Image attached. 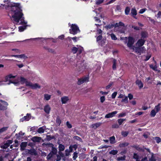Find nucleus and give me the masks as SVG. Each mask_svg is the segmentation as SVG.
I'll list each match as a JSON object with an SVG mask.
<instances>
[{"label": "nucleus", "mask_w": 161, "mask_h": 161, "mask_svg": "<svg viewBox=\"0 0 161 161\" xmlns=\"http://www.w3.org/2000/svg\"><path fill=\"white\" fill-rule=\"evenodd\" d=\"M27 145V142H22L21 143L20 147V149L21 150H24L25 149V148L26 147Z\"/></svg>", "instance_id": "nucleus-18"}, {"label": "nucleus", "mask_w": 161, "mask_h": 161, "mask_svg": "<svg viewBox=\"0 0 161 161\" xmlns=\"http://www.w3.org/2000/svg\"><path fill=\"white\" fill-rule=\"evenodd\" d=\"M8 127H3L0 129V134L6 130L8 129Z\"/></svg>", "instance_id": "nucleus-44"}, {"label": "nucleus", "mask_w": 161, "mask_h": 161, "mask_svg": "<svg viewBox=\"0 0 161 161\" xmlns=\"http://www.w3.org/2000/svg\"><path fill=\"white\" fill-rule=\"evenodd\" d=\"M129 133V132L126 131H122L121 132V134L124 137L126 136Z\"/></svg>", "instance_id": "nucleus-39"}, {"label": "nucleus", "mask_w": 161, "mask_h": 161, "mask_svg": "<svg viewBox=\"0 0 161 161\" xmlns=\"http://www.w3.org/2000/svg\"><path fill=\"white\" fill-rule=\"evenodd\" d=\"M156 113L157 112H156L155 109H153L150 113V115L152 117H153L156 115Z\"/></svg>", "instance_id": "nucleus-36"}, {"label": "nucleus", "mask_w": 161, "mask_h": 161, "mask_svg": "<svg viewBox=\"0 0 161 161\" xmlns=\"http://www.w3.org/2000/svg\"><path fill=\"white\" fill-rule=\"evenodd\" d=\"M42 145H44V146H46L47 147H51V148L52 147H53L54 146V145L53 144L51 143H44L42 144Z\"/></svg>", "instance_id": "nucleus-29"}, {"label": "nucleus", "mask_w": 161, "mask_h": 161, "mask_svg": "<svg viewBox=\"0 0 161 161\" xmlns=\"http://www.w3.org/2000/svg\"><path fill=\"white\" fill-rule=\"evenodd\" d=\"M147 10V9L145 8L141 9L140 10L139 13L140 14H143Z\"/></svg>", "instance_id": "nucleus-58"}, {"label": "nucleus", "mask_w": 161, "mask_h": 161, "mask_svg": "<svg viewBox=\"0 0 161 161\" xmlns=\"http://www.w3.org/2000/svg\"><path fill=\"white\" fill-rule=\"evenodd\" d=\"M56 122L59 125H60L61 123V120L59 118H57L56 119Z\"/></svg>", "instance_id": "nucleus-64"}, {"label": "nucleus", "mask_w": 161, "mask_h": 161, "mask_svg": "<svg viewBox=\"0 0 161 161\" xmlns=\"http://www.w3.org/2000/svg\"><path fill=\"white\" fill-rule=\"evenodd\" d=\"M101 125V123H96L95 124L92 125L91 126L92 128H94V129H95L99 127Z\"/></svg>", "instance_id": "nucleus-24"}, {"label": "nucleus", "mask_w": 161, "mask_h": 161, "mask_svg": "<svg viewBox=\"0 0 161 161\" xmlns=\"http://www.w3.org/2000/svg\"><path fill=\"white\" fill-rule=\"evenodd\" d=\"M46 129V127L43 126L42 127L38 128L37 130V132L39 133H42L44 132Z\"/></svg>", "instance_id": "nucleus-20"}, {"label": "nucleus", "mask_w": 161, "mask_h": 161, "mask_svg": "<svg viewBox=\"0 0 161 161\" xmlns=\"http://www.w3.org/2000/svg\"><path fill=\"white\" fill-rule=\"evenodd\" d=\"M77 47H73L71 48V52L74 54L77 53V55H79L81 54L83 50V47L81 46L78 47V45L77 46Z\"/></svg>", "instance_id": "nucleus-5"}, {"label": "nucleus", "mask_w": 161, "mask_h": 161, "mask_svg": "<svg viewBox=\"0 0 161 161\" xmlns=\"http://www.w3.org/2000/svg\"><path fill=\"white\" fill-rule=\"evenodd\" d=\"M50 98L51 95L47 94H45L44 95V98L47 100H49L50 99Z\"/></svg>", "instance_id": "nucleus-43"}, {"label": "nucleus", "mask_w": 161, "mask_h": 161, "mask_svg": "<svg viewBox=\"0 0 161 161\" xmlns=\"http://www.w3.org/2000/svg\"><path fill=\"white\" fill-rule=\"evenodd\" d=\"M136 83L138 85L140 89L143 87V85L140 80H137L136 81Z\"/></svg>", "instance_id": "nucleus-16"}, {"label": "nucleus", "mask_w": 161, "mask_h": 161, "mask_svg": "<svg viewBox=\"0 0 161 161\" xmlns=\"http://www.w3.org/2000/svg\"><path fill=\"white\" fill-rule=\"evenodd\" d=\"M142 37L144 38L146 37L147 36V34L146 32H142L141 34Z\"/></svg>", "instance_id": "nucleus-46"}, {"label": "nucleus", "mask_w": 161, "mask_h": 161, "mask_svg": "<svg viewBox=\"0 0 161 161\" xmlns=\"http://www.w3.org/2000/svg\"><path fill=\"white\" fill-rule=\"evenodd\" d=\"M131 14L133 15H136L137 14V12L135 8H133L131 10Z\"/></svg>", "instance_id": "nucleus-40"}, {"label": "nucleus", "mask_w": 161, "mask_h": 161, "mask_svg": "<svg viewBox=\"0 0 161 161\" xmlns=\"http://www.w3.org/2000/svg\"><path fill=\"white\" fill-rule=\"evenodd\" d=\"M88 79L89 78L86 77L82 78L78 80L77 84L78 85H81L86 81H88Z\"/></svg>", "instance_id": "nucleus-10"}, {"label": "nucleus", "mask_w": 161, "mask_h": 161, "mask_svg": "<svg viewBox=\"0 0 161 161\" xmlns=\"http://www.w3.org/2000/svg\"><path fill=\"white\" fill-rule=\"evenodd\" d=\"M160 104L159 103L157 106H155L154 108L155 110L156 111V112H158L160 110Z\"/></svg>", "instance_id": "nucleus-30"}, {"label": "nucleus", "mask_w": 161, "mask_h": 161, "mask_svg": "<svg viewBox=\"0 0 161 161\" xmlns=\"http://www.w3.org/2000/svg\"><path fill=\"white\" fill-rule=\"evenodd\" d=\"M65 154L66 156H68L69 155L70 152L68 149H67L65 150Z\"/></svg>", "instance_id": "nucleus-55"}, {"label": "nucleus", "mask_w": 161, "mask_h": 161, "mask_svg": "<svg viewBox=\"0 0 161 161\" xmlns=\"http://www.w3.org/2000/svg\"><path fill=\"white\" fill-rule=\"evenodd\" d=\"M147 20H149L152 23H154L155 22L154 20L151 19L150 17H147Z\"/></svg>", "instance_id": "nucleus-54"}, {"label": "nucleus", "mask_w": 161, "mask_h": 161, "mask_svg": "<svg viewBox=\"0 0 161 161\" xmlns=\"http://www.w3.org/2000/svg\"><path fill=\"white\" fill-rule=\"evenodd\" d=\"M52 150L51 151V153H52L54 155H55L57 154V149L55 147H54V146L53 147H52L51 148Z\"/></svg>", "instance_id": "nucleus-26"}, {"label": "nucleus", "mask_w": 161, "mask_h": 161, "mask_svg": "<svg viewBox=\"0 0 161 161\" xmlns=\"http://www.w3.org/2000/svg\"><path fill=\"white\" fill-rule=\"evenodd\" d=\"M20 80L22 84L25 83L26 86H28L29 85H27L28 83H30V81H28L26 79L23 77L20 78Z\"/></svg>", "instance_id": "nucleus-17"}, {"label": "nucleus", "mask_w": 161, "mask_h": 161, "mask_svg": "<svg viewBox=\"0 0 161 161\" xmlns=\"http://www.w3.org/2000/svg\"><path fill=\"white\" fill-rule=\"evenodd\" d=\"M66 125L69 128H71L72 127V125L70 124L68 121L66 122Z\"/></svg>", "instance_id": "nucleus-59"}, {"label": "nucleus", "mask_w": 161, "mask_h": 161, "mask_svg": "<svg viewBox=\"0 0 161 161\" xmlns=\"http://www.w3.org/2000/svg\"><path fill=\"white\" fill-rule=\"evenodd\" d=\"M7 108L6 107L0 104V109L2 110H4L6 109Z\"/></svg>", "instance_id": "nucleus-53"}, {"label": "nucleus", "mask_w": 161, "mask_h": 161, "mask_svg": "<svg viewBox=\"0 0 161 161\" xmlns=\"http://www.w3.org/2000/svg\"><path fill=\"white\" fill-rule=\"evenodd\" d=\"M154 139L156 141V142L157 143H158L161 142V139L159 137H155L154 138Z\"/></svg>", "instance_id": "nucleus-37"}, {"label": "nucleus", "mask_w": 161, "mask_h": 161, "mask_svg": "<svg viewBox=\"0 0 161 161\" xmlns=\"http://www.w3.org/2000/svg\"><path fill=\"white\" fill-rule=\"evenodd\" d=\"M29 153L31 155L36 156L37 155V153L34 149H31L29 151Z\"/></svg>", "instance_id": "nucleus-22"}, {"label": "nucleus", "mask_w": 161, "mask_h": 161, "mask_svg": "<svg viewBox=\"0 0 161 161\" xmlns=\"http://www.w3.org/2000/svg\"><path fill=\"white\" fill-rule=\"evenodd\" d=\"M126 120L125 119H120L118 120V121L119 123V125H121L123 122Z\"/></svg>", "instance_id": "nucleus-34"}, {"label": "nucleus", "mask_w": 161, "mask_h": 161, "mask_svg": "<svg viewBox=\"0 0 161 161\" xmlns=\"http://www.w3.org/2000/svg\"><path fill=\"white\" fill-rule=\"evenodd\" d=\"M118 152L117 150H112L111 151L109 152V153L110 154L115 155Z\"/></svg>", "instance_id": "nucleus-35"}, {"label": "nucleus", "mask_w": 161, "mask_h": 161, "mask_svg": "<svg viewBox=\"0 0 161 161\" xmlns=\"http://www.w3.org/2000/svg\"><path fill=\"white\" fill-rule=\"evenodd\" d=\"M103 1V0H96V4L99 5L102 3Z\"/></svg>", "instance_id": "nucleus-48"}, {"label": "nucleus", "mask_w": 161, "mask_h": 161, "mask_svg": "<svg viewBox=\"0 0 161 161\" xmlns=\"http://www.w3.org/2000/svg\"><path fill=\"white\" fill-rule=\"evenodd\" d=\"M114 26L115 27H118L119 26L124 27L125 25L123 22L120 21L118 23H116L114 24Z\"/></svg>", "instance_id": "nucleus-21"}, {"label": "nucleus", "mask_w": 161, "mask_h": 161, "mask_svg": "<svg viewBox=\"0 0 161 161\" xmlns=\"http://www.w3.org/2000/svg\"><path fill=\"white\" fill-rule=\"evenodd\" d=\"M15 77V76H13L11 75H9L8 76H6L5 78V81H8V82L7 83V84L8 85L10 84L11 83H13L15 85H16L18 83L17 82H15L14 81H12L10 79L11 78H14Z\"/></svg>", "instance_id": "nucleus-6"}, {"label": "nucleus", "mask_w": 161, "mask_h": 161, "mask_svg": "<svg viewBox=\"0 0 161 161\" xmlns=\"http://www.w3.org/2000/svg\"><path fill=\"white\" fill-rule=\"evenodd\" d=\"M11 57H15L20 58H23L25 59L28 58V57L25 54H22L21 55H12L10 56Z\"/></svg>", "instance_id": "nucleus-11"}, {"label": "nucleus", "mask_w": 161, "mask_h": 161, "mask_svg": "<svg viewBox=\"0 0 161 161\" xmlns=\"http://www.w3.org/2000/svg\"><path fill=\"white\" fill-rule=\"evenodd\" d=\"M12 51L15 52L16 53H20L21 51L17 49H13Z\"/></svg>", "instance_id": "nucleus-52"}, {"label": "nucleus", "mask_w": 161, "mask_h": 161, "mask_svg": "<svg viewBox=\"0 0 161 161\" xmlns=\"http://www.w3.org/2000/svg\"><path fill=\"white\" fill-rule=\"evenodd\" d=\"M54 138V136H51L50 135H47V139L48 140L50 141Z\"/></svg>", "instance_id": "nucleus-47"}, {"label": "nucleus", "mask_w": 161, "mask_h": 161, "mask_svg": "<svg viewBox=\"0 0 161 161\" xmlns=\"http://www.w3.org/2000/svg\"><path fill=\"white\" fill-rule=\"evenodd\" d=\"M9 146V145L8 144V143L6 142L5 143L4 145H1V147L3 149H6Z\"/></svg>", "instance_id": "nucleus-32"}, {"label": "nucleus", "mask_w": 161, "mask_h": 161, "mask_svg": "<svg viewBox=\"0 0 161 161\" xmlns=\"http://www.w3.org/2000/svg\"><path fill=\"white\" fill-rule=\"evenodd\" d=\"M69 25L70 27L69 31L70 34L74 35L80 32L79 28L76 24H69Z\"/></svg>", "instance_id": "nucleus-4"}, {"label": "nucleus", "mask_w": 161, "mask_h": 161, "mask_svg": "<svg viewBox=\"0 0 161 161\" xmlns=\"http://www.w3.org/2000/svg\"><path fill=\"white\" fill-rule=\"evenodd\" d=\"M59 150L60 152L63 151L65 149L64 146L61 144H59L58 146Z\"/></svg>", "instance_id": "nucleus-27"}, {"label": "nucleus", "mask_w": 161, "mask_h": 161, "mask_svg": "<svg viewBox=\"0 0 161 161\" xmlns=\"http://www.w3.org/2000/svg\"><path fill=\"white\" fill-rule=\"evenodd\" d=\"M78 153L76 152H75L74 153L73 157L74 160H75L76 159V158L78 157Z\"/></svg>", "instance_id": "nucleus-45"}, {"label": "nucleus", "mask_w": 161, "mask_h": 161, "mask_svg": "<svg viewBox=\"0 0 161 161\" xmlns=\"http://www.w3.org/2000/svg\"><path fill=\"white\" fill-rule=\"evenodd\" d=\"M41 137L38 136H34L33 137L31 140L34 142H39L42 140Z\"/></svg>", "instance_id": "nucleus-14"}, {"label": "nucleus", "mask_w": 161, "mask_h": 161, "mask_svg": "<svg viewBox=\"0 0 161 161\" xmlns=\"http://www.w3.org/2000/svg\"><path fill=\"white\" fill-rule=\"evenodd\" d=\"M4 4H2L3 6L10 7L12 14V19L14 20L18 24L26 23L23 19L22 16V6L19 3L10 2L9 0H4Z\"/></svg>", "instance_id": "nucleus-1"}, {"label": "nucleus", "mask_w": 161, "mask_h": 161, "mask_svg": "<svg viewBox=\"0 0 161 161\" xmlns=\"http://www.w3.org/2000/svg\"><path fill=\"white\" fill-rule=\"evenodd\" d=\"M133 158L136 160L139 159V156L136 153L134 154Z\"/></svg>", "instance_id": "nucleus-56"}, {"label": "nucleus", "mask_w": 161, "mask_h": 161, "mask_svg": "<svg viewBox=\"0 0 161 161\" xmlns=\"http://www.w3.org/2000/svg\"><path fill=\"white\" fill-rule=\"evenodd\" d=\"M67 39H68L69 40H71V39H72L73 40H76V39H79V37H72V38H71V37H68V38Z\"/></svg>", "instance_id": "nucleus-51"}, {"label": "nucleus", "mask_w": 161, "mask_h": 161, "mask_svg": "<svg viewBox=\"0 0 161 161\" xmlns=\"http://www.w3.org/2000/svg\"><path fill=\"white\" fill-rule=\"evenodd\" d=\"M50 109V107L48 105H46L44 108V111L47 114H49Z\"/></svg>", "instance_id": "nucleus-19"}, {"label": "nucleus", "mask_w": 161, "mask_h": 161, "mask_svg": "<svg viewBox=\"0 0 161 161\" xmlns=\"http://www.w3.org/2000/svg\"><path fill=\"white\" fill-rule=\"evenodd\" d=\"M150 67L154 70L157 71V67L156 66H153V65H150Z\"/></svg>", "instance_id": "nucleus-60"}, {"label": "nucleus", "mask_w": 161, "mask_h": 161, "mask_svg": "<svg viewBox=\"0 0 161 161\" xmlns=\"http://www.w3.org/2000/svg\"><path fill=\"white\" fill-rule=\"evenodd\" d=\"M73 68L77 67L76 71L77 72L81 73L84 72L87 68V64L84 62V61L81 60L77 61L76 63H75L72 65Z\"/></svg>", "instance_id": "nucleus-3"}, {"label": "nucleus", "mask_w": 161, "mask_h": 161, "mask_svg": "<svg viewBox=\"0 0 161 161\" xmlns=\"http://www.w3.org/2000/svg\"><path fill=\"white\" fill-rule=\"evenodd\" d=\"M31 116L30 114H27L26 116H25L22 118L20 119V120L21 122L23 121L24 120L28 121L31 118Z\"/></svg>", "instance_id": "nucleus-13"}, {"label": "nucleus", "mask_w": 161, "mask_h": 161, "mask_svg": "<svg viewBox=\"0 0 161 161\" xmlns=\"http://www.w3.org/2000/svg\"><path fill=\"white\" fill-rule=\"evenodd\" d=\"M129 143L127 142H124L122 143H121L119 145V147H125L128 146Z\"/></svg>", "instance_id": "nucleus-25"}, {"label": "nucleus", "mask_w": 161, "mask_h": 161, "mask_svg": "<svg viewBox=\"0 0 161 161\" xmlns=\"http://www.w3.org/2000/svg\"><path fill=\"white\" fill-rule=\"evenodd\" d=\"M27 85H29V86H30L31 89H36L37 88L40 89L41 88V86L39 85L38 83L33 84L31 82L30 83H28Z\"/></svg>", "instance_id": "nucleus-8"}, {"label": "nucleus", "mask_w": 161, "mask_h": 161, "mask_svg": "<svg viewBox=\"0 0 161 161\" xmlns=\"http://www.w3.org/2000/svg\"><path fill=\"white\" fill-rule=\"evenodd\" d=\"M125 158H126V156H124L123 157H118L117 158V160L118 161H120V160L124 161V160H125Z\"/></svg>", "instance_id": "nucleus-41"}, {"label": "nucleus", "mask_w": 161, "mask_h": 161, "mask_svg": "<svg viewBox=\"0 0 161 161\" xmlns=\"http://www.w3.org/2000/svg\"><path fill=\"white\" fill-rule=\"evenodd\" d=\"M131 147L133 148H134L136 149L137 150L139 151H144V150L140 147H139V145H133L131 146Z\"/></svg>", "instance_id": "nucleus-23"}, {"label": "nucleus", "mask_w": 161, "mask_h": 161, "mask_svg": "<svg viewBox=\"0 0 161 161\" xmlns=\"http://www.w3.org/2000/svg\"><path fill=\"white\" fill-rule=\"evenodd\" d=\"M117 94V92H114L112 95V98L114 99L115 97Z\"/></svg>", "instance_id": "nucleus-62"}, {"label": "nucleus", "mask_w": 161, "mask_h": 161, "mask_svg": "<svg viewBox=\"0 0 161 161\" xmlns=\"http://www.w3.org/2000/svg\"><path fill=\"white\" fill-rule=\"evenodd\" d=\"M112 127L114 128H117L119 127V126L117 124H114L112 125Z\"/></svg>", "instance_id": "nucleus-63"}, {"label": "nucleus", "mask_w": 161, "mask_h": 161, "mask_svg": "<svg viewBox=\"0 0 161 161\" xmlns=\"http://www.w3.org/2000/svg\"><path fill=\"white\" fill-rule=\"evenodd\" d=\"M110 36L111 38L113 40H116L117 39V38L113 34H110Z\"/></svg>", "instance_id": "nucleus-49"}, {"label": "nucleus", "mask_w": 161, "mask_h": 161, "mask_svg": "<svg viewBox=\"0 0 161 161\" xmlns=\"http://www.w3.org/2000/svg\"><path fill=\"white\" fill-rule=\"evenodd\" d=\"M58 39L59 40H64V35H62L58 36Z\"/></svg>", "instance_id": "nucleus-61"}, {"label": "nucleus", "mask_w": 161, "mask_h": 161, "mask_svg": "<svg viewBox=\"0 0 161 161\" xmlns=\"http://www.w3.org/2000/svg\"><path fill=\"white\" fill-rule=\"evenodd\" d=\"M113 65L112 66V68L114 70H115L116 69V60L115 59H114L113 60Z\"/></svg>", "instance_id": "nucleus-31"}, {"label": "nucleus", "mask_w": 161, "mask_h": 161, "mask_svg": "<svg viewBox=\"0 0 161 161\" xmlns=\"http://www.w3.org/2000/svg\"><path fill=\"white\" fill-rule=\"evenodd\" d=\"M53 154L52 153L50 152L49 154L47 155V160H49L51 159V158L53 157Z\"/></svg>", "instance_id": "nucleus-42"}, {"label": "nucleus", "mask_w": 161, "mask_h": 161, "mask_svg": "<svg viewBox=\"0 0 161 161\" xmlns=\"http://www.w3.org/2000/svg\"><path fill=\"white\" fill-rule=\"evenodd\" d=\"M22 17L23 18V19H24V21L25 22H26V23H24V24H17V23H16V22H15L14 20H13L14 22V23H15L16 24H18V25H24L23 26H20L19 27V32H20L23 31L25 29V28H26V27L27 26L26 25V24H27V21H26L24 19V17H23V15L22 16Z\"/></svg>", "instance_id": "nucleus-9"}, {"label": "nucleus", "mask_w": 161, "mask_h": 161, "mask_svg": "<svg viewBox=\"0 0 161 161\" xmlns=\"http://www.w3.org/2000/svg\"><path fill=\"white\" fill-rule=\"evenodd\" d=\"M128 97L125 96L124 97V98H123L121 101V102H123L125 103H127L128 102Z\"/></svg>", "instance_id": "nucleus-33"}, {"label": "nucleus", "mask_w": 161, "mask_h": 161, "mask_svg": "<svg viewBox=\"0 0 161 161\" xmlns=\"http://www.w3.org/2000/svg\"><path fill=\"white\" fill-rule=\"evenodd\" d=\"M48 45V43L47 42V41H45L43 42V44H42L43 48L46 51H47L48 52L54 54L55 53V52L53 50L46 46V45Z\"/></svg>", "instance_id": "nucleus-7"}, {"label": "nucleus", "mask_w": 161, "mask_h": 161, "mask_svg": "<svg viewBox=\"0 0 161 161\" xmlns=\"http://www.w3.org/2000/svg\"><path fill=\"white\" fill-rule=\"evenodd\" d=\"M130 9L128 7H127L125 9V13L126 14H128L130 12Z\"/></svg>", "instance_id": "nucleus-50"}, {"label": "nucleus", "mask_w": 161, "mask_h": 161, "mask_svg": "<svg viewBox=\"0 0 161 161\" xmlns=\"http://www.w3.org/2000/svg\"><path fill=\"white\" fill-rule=\"evenodd\" d=\"M69 100V97L67 96H64L61 98V100L62 104H65Z\"/></svg>", "instance_id": "nucleus-15"}, {"label": "nucleus", "mask_w": 161, "mask_h": 161, "mask_svg": "<svg viewBox=\"0 0 161 161\" xmlns=\"http://www.w3.org/2000/svg\"><path fill=\"white\" fill-rule=\"evenodd\" d=\"M144 41H137L135 44V41H125V43L127 44L130 49H133L136 53L141 55L143 52L144 47H142V46L144 44Z\"/></svg>", "instance_id": "nucleus-2"}, {"label": "nucleus", "mask_w": 161, "mask_h": 161, "mask_svg": "<svg viewBox=\"0 0 161 161\" xmlns=\"http://www.w3.org/2000/svg\"><path fill=\"white\" fill-rule=\"evenodd\" d=\"M34 39L36 40H48V39H52V38H46L42 37H38L32 39Z\"/></svg>", "instance_id": "nucleus-38"}, {"label": "nucleus", "mask_w": 161, "mask_h": 161, "mask_svg": "<svg viewBox=\"0 0 161 161\" xmlns=\"http://www.w3.org/2000/svg\"><path fill=\"white\" fill-rule=\"evenodd\" d=\"M109 140L110 143L111 144H114L115 142V137L114 136H112L111 137H110L109 138Z\"/></svg>", "instance_id": "nucleus-28"}, {"label": "nucleus", "mask_w": 161, "mask_h": 161, "mask_svg": "<svg viewBox=\"0 0 161 161\" xmlns=\"http://www.w3.org/2000/svg\"><path fill=\"white\" fill-rule=\"evenodd\" d=\"M117 113V111H114L113 112L111 113H109L107 114L105 116V118H110L114 116Z\"/></svg>", "instance_id": "nucleus-12"}, {"label": "nucleus", "mask_w": 161, "mask_h": 161, "mask_svg": "<svg viewBox=\"0 0 161 161\" xmlns=\"http://www.w3.org/2000/svg\"><path fill=\"white\" fill-rule=\"evenodd\" d=\"M74 138L75 139H76L77 140L81 141L82 140L81 139L80 137H79L77 136H75L74 137Z\"/></svg>", "instance_id": "nucleus-57"}]
</instances>
